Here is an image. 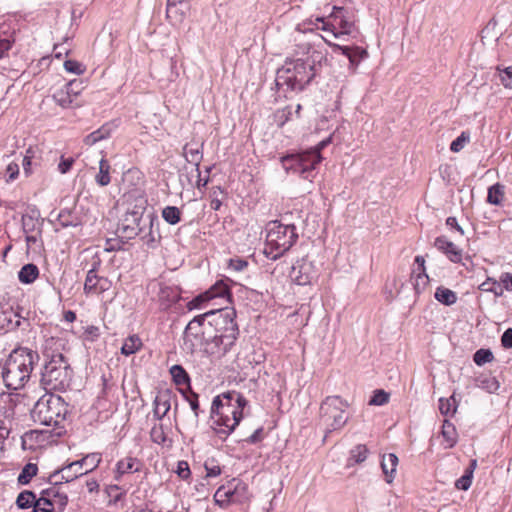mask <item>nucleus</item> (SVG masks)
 Instances as JSON below:
<instances>
[{
    "mask_svg": "<svg viewBox=\"0 0 512 512\" xmlns=\"http://www.w3.org/2000/svg\"><path fill=\"white\" fill-rule=\"evenodd\" d=\"M153 215L147 216L146 228L144 232H142L140 236L141 240L150 248H154L156 246V233L153 231Z\"/></svg>",
    "mask_w": 512,
    "mask_h": 512,
    "instance_id": "31",
    "label": "nucleus"
},
{
    "mask_svg": "<svg viewBox=\"0 0 512 512\" xmlns=\"http://www.w3.org/2000/svg\"><path fill=\"white\" fill-rule=\"evenodd\" d=\"M101 454L91 453L83 457L81 460L74 461L68 465L55 470L49 477V481L55 486L62 483L56 478L61 474V480L65 482L73 481L74 479L87 474L90 471L96 469L101 462Z\"/></svg>",
    "mask_w": 512,
    "mask_h": 512,
    "instance_id": "9",
    "label": "nucleus"
},
{
    "mask_svg": "<svg viewBox=\"0 0 512 512\" xmlns=\"http://www.w3.org/2000/svg\"><path fill=\"white\" fill-rule=\"evenodd\" d=\"M39 359L38 352L28 347L13 349L2 367L5 386L11 390L23 388Z\"/></svg>",
    "mask_w": 512,
    "mask_h": 512,
    "instance_id": "3",
    "label": "nucleus"
},
{
    "mask_svg": "<svg viewBox=\"0 0 512 512\" xmlns=\"http://www.w3.org/2000/svg\"><path fill=\"white\" fill-rule=\"evenodd\" d=\"M141 470V462L134 457H126L119 460L116 464L114 479L120 482L124 475L136 473Z\"/></svg>",
    "mask_w": 512,
    "mask_h": 512,
    "instance_id": "20",
    "label": "nucleus"
},
{
    "mask_svg": "<svg viewBox=\"0 0 512 512\" xmlns=\"http://www.w3.org/2000/svg\"><path fill=\"white\" fill-rule=\"evenodd\" d=\"M172 394L169 390L161 391L154 399L153 414L158 419H163L171 408Z\"/></svg>",
    "mask_w": 512,
    "mask_h": 512,
    "instance_id": "22",
    "label": "nucleus"
},
{
    "mask_svg": "<svg viewBox=\"0 0 512 512\" xmlns=\"http://www.w3.org/2000/svg\"><path fill=\"white\" fill-rule=\"evenodd\" d=\"M331 138L320 141L315 147L297 154L282 157L283 166L287 171L300 175L303 179L311 180L314 170L321 162V151L330 143Z\"/></svg>",
    "mask_w": 512,
    "mask_h": 512,
    "instance_id": "7",
    "label": "nucleus"
},
{
    "mask_svg": "<svg viewBox=\"0 0 512 512\" xmlns=\"http://www.w3.org/2000/svg\"><path fill=\"white\" fill-rule=\"evenodd\" d=\"M67 92H69V94L74 98L76 99L77 96L80 94L81 90H82V82L81 81H78V80H72V81H69L65 87Z\"/></svg>",
    "mask_w": 512,
    "mask_h": 512,
    "instance_id": "58",
    "label": "nucleus"
},
{
    "mask_svg": "<svg viewBox=\"0 0 512 512\" xmlns=\"http://www.w3.org/2000/svg\"><path fill=\"white\" fill-rule=\"evenodd\" d=\"M296 119L294 117L293 109L291 106H286L282 109H278L274 113V122L278 127H283L287 122Z\"/></svg>",
    "mask_w": 512,
    "mask_h": 512,
    "instance_id": "36",
    "label": "nucleus"
},
{
    "mask_svg": "<svg viewBox=\"0 0 512 512\" xmlns=\"http://www.w3.org/2000/svg\"><path fill=\"white\" fill-rule=\"evenodd\" d=\"M142 347V341L138 335H130L127 339H125L122 347L121 353L125 356H130L139 351Z\"/></svg>",
    "mask_w": 512,
    "mask_h": 512,
    "instance_id": "32",
    "label": "nucleus"
},
{
    "mask_svg": "<svg viewBox=\"0 0 512 512\" xmlns=\"http://www.w3.org/2000/svg\"><path fill=\"white\" fill-rule=\"evenodd\" d=\"M434 246L444 253L447 258L454 262L459 263L462 260V250L459 249L453 242L449 241L445 236H439L434 241Z\"/></svg>",
    "mask_w": 512,
    "mask_h": 512,
    "instance_id": "18",
    "label": "nucleus"
},
{
    "mask_svg": "<svg viewBox=\"0 0 512 512\" xmlns=\"http://www.w3.org/2000/svg\"><path fill=\"white\" fill-rule=\"evenodd\" d=\"M323 60L325 56L316 49H309L304 57L286 59L283 66L277 69L276 88L284 93L304 90L318 73Z\"/></svg>",
    "mask_w": 512,
    "mask_h": 512,
    "instance_id": "1",
    "label": "nucleus"
},
{
    "mask_svg": "<svg viewBox=\"0 0 512 512\" xmlns=\"http://www.w3.org/2000/svg\"><path fill=\"white\" fill-rule=\"evenodd\" d=\"M290 277L298 285H307L316 278V270L311 261L302 258L292 266Z\"/></svg>",
    "mask_w": 512,
    "mask_h": 512,
    "instance_id": "15",
    "label": "nucleus"
},
{
    "mask_svg": "<svg viewBox=\"0 0 512 512\" xmlns=\"http://www.w3.org/2000/svg\"><path fill=\"white\" fill-rule=\"evenodd\" d=\"M22 229L25 234L37 232L41 233V226L43 220H40V212L36 208H30L22 215Z\"/></svg>",
    "mask_w": 512,
    "mask_h": 512,
    "instance_id": "19",
    "label": "nucleus"
},
{
    "mask_svg": "<svg viewBox=\"0 0 512 512\" xmlns=\"http://www.w3.org/2000/svg\"><path fill=\"white\" fill-rule=\"evenodd\" d=\"M501 345L505 349L512 348V328H508L501 336Z\"/></svg>",
    "mask_w": 512,
    "mask_h": 512,
    "instance_id": "64",
    "label": "nucleus"
},
{
    "mask_svg": "<svg viewBox=\"0 0 512 512\" xmlns=\"http://www.w3.org/2000/svg\"><path fill=\"white\" fill-rule=\"evenodd\" d=\"M144 208H136L125 213L118 230L127 239H133L141 235L146 228L147 218H143Z\"/></svg>",
    "mask_w": 512,
    "mask_h": 512,
    "instance_id": "12",
    "label": "nucleus"
},
{
    "mask_svg": "<svg viewBox=\"0 0 512 512\" xmlns=\"http://www.w3.org/2000/svg\"><path fill=\"white\" fill-rule=\"evenodd\" d=\"M442 435L446 441L450 443V447H452L456 443V429L454 425L445 420L442 426Z\"/></svg>",
    "mask_w": 512,
    "mask_h": 512,
    "instance_id": "47",
    "label": "nucleus"
},
{
    "mask_svg": "<svg viewBox=\"0 0 512 512\" xmlns=\"http://www.w3.org/2000/svg\"><path fill=\"white\" fill-rule=\"evenodd\" d=\"M35 501L36 495L34 494V492L24 490L18 495L16 504L20 509H27L33 507Z\"/></svg>",
    "mask_w": 512,
    "mask_h": 512,
    "instance_id": "41",
    "label": "nucleus"
},
{
    "mask_svg": "<svg viewBox=\"0 0 512 512\" xmlns=\"http://www.w3.org/2000/svg\"><path fill=\"white\" fill-rule=\"evenodd\" d=\"M435 299L443 305L451 306L457 302V294L446 287L440 286L434 294Z\"/></svg>",
    "mask_w": 512,
    "mask_h": 512,
    "instance_id": "30",
    "label": "nucleus"
},
{
    "mask_svg": "<svg viewBox=\"0 0 512 512\" xmlns=\"http://www.w3.org/2000/svg\"><path fill=\"white\" fill-rule=\"evenodd\" d=\"M247 400L237 392H227L216 396L211 405V427L220 438L230 435L243 417Z\"/></svg>",
    "mask_w": 512,
    "mask_h": 512,
    "instance_id": "2",
    "label": "nucleus"
},
{
    "mask_svg": "<svg viewBox=\"0 0 512 512\" xmlns=\"http://www.w3.org/2000/svg\"><path fill=\"white\" fill-rule=\"evenodd\" d=\"M477 387L489 392L494 393L499 389V382L491 375H480L476 379Z\"/></svg>",
    "mask_w": 512,
    "mask_h": 512,
    "instance_id": "34",
    "label": "nucleus"
},
{
    "mask_svg": "<svg viewBox=\"0 0 512 512\" xmlns=\"http://www.w3.org/2000/svg\"><path fill=\"white\" fill-rule=\"evenodd\" d=\"M398 464V457L394 453L384 455L381 461V468L387 483H391Z\"/></svg>",
    "mask_w": 512,
    "mask_h": 512,
    "instance_id": "25",
    "label": "nucleus"
},
{
    "mask_svg": "<svg viewBox=\"0 0 512 512\" xmlns=\"http://www.w3.org/2000/svg\"><path fill=\"white\" fill-rule=\"evenodd\" d=\"M57 222L62 228L70 227V226H77L78 218L73 215L72 211L69 209H63L59 212L57 217Z\"/></svg>",
    "mask_w": 512,
    "mask_h": 512,
    "instance_id": "38",
    "label": "nucleus"
},
{
    "mask_svg": "<svg viewBox=\"0 0 512 512\" xmlns=\"http://www.w3.org/2000/svg\"><path fill=\"white\" fill-rule=\"evenodd\" d=\"M349 407V402L341 396H327L320 405V416L327 418L331 422L327 425L325 438L329 433L341 430L348 422V416H345V408Z\"/></svg>",
    "mask_w": 512,
    "mask_h": 512,
    "instance_id": "8",
    "label": "nucleus"
},
{
    "mask_svg": "<svg viewBox=\"0 0 512 512\" xmlns=\"http://www.w3.org/2000/svg\"><path fill=\"white\" fill-rule=\"evenodd\" d=\"M33 512H53V501L46 497L36 499L33 504Z\"/></svg>",
    "mask_w": 512,
    "mask_h": 512,
    "instance_id": "48",
    "label": "nucleus"
},
{
    "mask_svg": "<svg viewBox=\"0 0 512 512\" xmlns=\"http://www.w3.org/2000/svg\"><path fill=\"white\" fill-rule=\"evenodd\" d=\"M204 468L206 470V477H216L221 474V467L219 465L213 464V461H206Z\"/></svg>",
    "mask_w": 512,
    "mask_h": 512,
    "instance_id": "63",
    "label": "nucleus"
},
{
    "mask_svg": "<svg viewBox=\"0 0 512 512\" xmlns=\"http://www.w3.org/2000/svg\"><path fill=\"white\" fill-rule=\"evenodd\" d=\"M181 210L176 206H166L162 210V218L170 225H176L181 221Z\"/></svg>",
    "mask_w": 512,
    "mask_h": 512,
    "instance_id": "35",
    "label": "nucleus"
},
{
    "mask_svg": "<svg viewBox=\"0 0 512 512\" xmlns=\"http://www.w3.org/2000/svg\"><path fill=\"white\" fill-rule=\"evenodd\" d=\"M67 413V404L60 396L45 394L35 403L31 417L36 423L62 429Z\"/></svg>",
    "mask_w": 512,
    "mask_h": 512,
    "instance_id": "5",
    "label": "nucleus"
},
{
    "mask_svg": "<svg viewBox=\"0 0 512 512\" xmlns=\"http://www.w3.org/2000/svg\"><path fill=\"white\" fill-rule=\"evenodd\" d=\"M472 479L473 476L471 475V472L465 471L463 476L456 480L455 487L459 490L466 491L470 488L472 484Z\"/></svg>",
    "mask_w": 512,
    "mask_h": 512,
    "instance_id": "55",
    "label": "nucleus"
},
{
    "mask_svg": "<svg viewBox=\"0 0 512 512\" xmlns=\"http://www.w3.org/2000/svg\"><path fill=\"white\" fill-rule=\"evenodd\" d=\"M113 129V123H105L99 129L88 134L83 141L86 145L92 146L101 140L109 138Z\"/></svg>",
    "mask_w": 512,
    "mask_h": 512,
    "instance_id": "24",
    "label": "nucleus"
},
{
    "mask_svg": "<svg viewBox=\"0 0 512 512\" xmlns=\"http://www.w3.org/2000/svg\"><path fill=\"white\" fill-rule=\"evenodd\" d=\"M389 393L382 389L375 390L373 396L369 400V405L381 406L389 401Z\"/></svg>",
    "mask_w": 512,
    "mask_h": 512,
    "instance_id": "51",
    "label": "nucleus"
},
{
    "mask_svg": "<svg viewBox=\"0 0 512 512\" xmlns=\"http://www.w3.org/2000/svg\"><path fill=\"white\" fill-rule=\"evenodd\" d=\"M110 171L111 165L109 161L105 157H102L99 161V171L95 175L96 184L101 187L109 185L111 183Z\"/></svg>",
    "mask_w": 512,
    "mask_h": 512,
    "instance_id": "28",
    "label": "nucleus"
},
{
    "mask_svg": "<svg viewBox=\"0 0 512 512\" xmlns=\"http://www.w3.org/2000/svg\"><path fill=\"white\" fill-rule=\"evenodd\" d=\"M335 47L349 59L351 65H353V66L358 65L360 60L367 57L366 50H364L360 47H350V46H340V45H336Z\"/></svg>",
    "mask_w": 512,
    "mask_h": 512,
    "instance_id": "27",
    "label": "nucleus"
},
{
    "mask_svg": "<svg viewBox=\"0 0 512 512\" xmlns=\"http://www.w3.org/2000/svg\"><path fill=\"white\" fill-rule=\"evenodd\" d=\"M235 336H211L203 342L204 350L210 356L221 358L225 356L235 345Z\"/></svg>",
    "mask_w": 512,
    "mask_h": 512,
    "instance_id": "14",
    "label": "nucleus"
},
{
    "mask_svg": "<svg viewBox=\"0 0 512 512\" xmlns=\"http://www.w3.org/2000/svg\"><path fill=\"white\" fill-rule=\"evenodd\" d=\"M504 195V185L496 183L488 189L487 202L492 205H500L504 199Z\"/></svg>",
    "mask_w": 512,
    "mask_h": 512,
    "instance_id": "33",
    "label": "nucleus"
},
{
    "mask_svg": "<svg viewBox=\"0 0 512 512\" xmlns=\"http://www.w3.org/2000/svg\"><path fill=\"white\" fill-rule=\"evenodd\" d=\"M183 171H185V174H181L180 175V181H181V184L183 187L185 186H189V187H193L195 186V181H196V177H195V172H191V167H188V166H184L183 167Z\"/></svg>",
    "mask_w": 512,
    "mask_h": 512,
    "instance_id": "54",
    "label": "nucleus"
},
{
    "mask_svg": "<svg viewBox=\"0 0 512 512\" xmlns=\"http://www.w3.org/2000/svg\"><path fill=\"white\" fill-rule=\"evenodd\" d=\"M39 275V269L35 264L29 263L24 265L19 273L18 278L21 283L30 284L33 283Z\"/></svg>",
    "mask_w": 512,
    "mask_h": 512,
    "instance_id": "29",
    "label": "nucleus"
},
{
    "mask_svg": "<svg viewBox=\"0 0 512 512\" xmlns=\"http://www.w3.org/2000/svg\"><path fill=\"white\" fill-rule=\"evenodd\" d=\"M53 507L57 505L60 512H62L68 503V497L65 493L56 492V494H53Z\"/></svg>",
    "mask_w": 512,
    "mask_h": 512,
    "instance_id": "59",
    "label": "nucleus"
},
{
    "mask_svg": "<svg viewBox=\"0 0 512 512\" xmlns=\"http://www.w3.org/2000/svg\"><path fill=\"white\" fill-rule=\"evenodd\" d=\"M208 326L211 328L222 329L228 327V324L235 322L236 312L232 308H222L208 311Z\"/></svg>",
    "mask_w": 512,
    "mask_h": 512,
    "instance_id": "17",
    "label": "nucleus"
},
{
    "mask_svg": "<svg viewBox=\"0 0 512 512\" xmlns=\"http://www.w3.org/2000/svg\"><path fill=\"white\" fill-rule=\"evenodd\" d=\"M209 314L208 312L195 316L186 326L184 330V346L187 350L193 352L195 344L190 340V337L199 339L202 343L210 335V327L208 326Z\"/></svg>",
    "mask_w": 512,
    "mask_h": 512,
    "instance_id": "11",
    "label": "nucleus"
},
{
    "mask_svg": "<svg viewBox=\"0 0 512 512\" xmlns=\"http://www.w3.org/2000/svg\"><path fill=\"white\" fill-rule=\"evenodd\" d=\"M189 9V3H185L184 6L179 4L178 6L166 8V17L173 25L181 24L185 20Z\"/></svg>",
    "mask_w": 512,
    "mask_h": 512,
    "instance_id": "26",
    "label": "nucleus"
},
{
    "mask_svg": "<svg viewBox=\"0 0 512 512\" xmlns=\"http://www.w3.org/2000/svg\"><path fill=\"white\" fill-rule=\"evenodd\" d=\"M429 282V277L426 272H417L416 280L414 283L415 290L419 292L421 289H424Z\"/></svg>",
    "mask_w": 512,
    "mask_h": 512,
    "instance_id": "60",
    "label": "nucleus"
},
{
    "mask_svg": "<svg viewBox=\"0 0 512 512\" xmlns=\"http://www.w3.org/2000/svg\"><path fill=\"white\" fill-rule=\"evenodd\" d=\"M494 359L493 353L489 349L481 348L477 350L473 355V360L478 366H482L486 363L491 362Z\"/></svg>",
    "mask_w": 512,
    "mask_h": 512,
    "instance_id": "46",
    "label": "nucleus"
},
{
    "mask_svg": "<svg viewBox=\"0 0 512 512\" xmlns=\"http://www.w3.org/2000/svg\"><path fill=\"white\" fill-rule=\"evenodd\" d=\"M176 473L181 479L187 480L191 475L189 464L186 461H179L177 464Z\"/></svg>",
    "mask_w": 512,
    "mask_h": 512,
    "instance_id": "61",
    "label": "nucleus"
},
{
    "mask_svg": "<svg viewBox=\"0 0 512 512\" xmlns=\"http://www.w3.org/2000/svg\"><path fill=\"white\" fill-rule=\"evenodd\" d=\"M22 317L17 311L12 308L0 311V331L10 332L15 331L21 324Z\"/></svg>",
    "mask_w": 512,
    "mask_h": 512,
    "instance_id": "21",
    "label": "nucleus"
},
{
    "mask_svg": "<svg viewBox=\"0 0 512 512\" xmlns=\"http://www.w3.org/2000/svg\"><path fill=\"white\" fill-rule=\"evenodd\" d=\"M38 467L34 463H27L18 476V483L21 485L28 484L31 479L37 474Z\"/></svg>",
    "mask_w": 512,
    "mask_h": 512,
    "instance_id": "39",
    "label": "nucleus"
},
{
    "mask_svg": "<svg viewBox=\"0 0 512 512\" xmlns=\"http://www.w3.org/2000/svg\"><path fill=\"white\" fill-rule=\"evenodd\" d=\"M100 265V259H95L91 268L87 272L83 288L86 295L101 294L108 291L112 287V282L107 277L100 276L98 274V268Z\"/></svg>",
    "mask_w": 512,
    "mask_h": 512,
    "instance_id": "13",
    "label": "nucleus"
},
{
    "mask_svg": "<svg viewBox=\"0 0 512 512\" xmlns=\"http://www.w3.org/2000/svg\"><path fill=\"white\" fill-rule=\"evenodd\" d=\"M456 400L454 396L450 398H440L439 399V410L442 415H453L456 412Z\"/></svg>",
    "mask_w": 512,
    "mask_h": 512,
    "instance_id": "44",
    "label": "nucleus"
},
{
    "mask_svg": "<svg viewBox=\"0 0 512 512\" xmlns=\"http://www.w3.org/2000/svg\"><path fill=\"white\" fill-rule=\"evenodd\" d=\"M231 482L233 486V491L235 492L237 503H242L245 499H247V485L242 481L236 479H233Z\"/></svg>",
    "mask_w": 512,
    "mask_h": 512,
    "instance_id": "45",
    "label": "nucleus"
},
{
    "mask_svg": "<svg viewBox=\"0 0 512 512\" xmlns=\"http://www.w3.org/2000/svg\"><path fill=\"white\" fill-rule=\"evenodd\" d=\"M214 501L221 508H226L230 504L227 498L226 490L224 489V485L220 486L215 492Z\"/></svg>",
    "mask_w": 512,
    "mask_h": 512,
    "instance_id": "56",
    "label": "nucleus"
},
{
    "mask_svg": "<svg viewBox=\"0 0 512 512\" xmlns=\"http://www.w3.org/2000/svg\"><path fill=\"white\" fill-rule=\"evenodd\" d=\"M182 394L186 401L189 403L193 413L196 422H198L199 414H200V407H199V401H198V394L193 392L191 388L189 387V392L182 391Z\"/></svg>",
    "mask_w": 512,
    "mask_h": 512,
    "instance_id": "43",
    "label": "nucleus"
},
{
    "mask_svg": "<svg viewBox=\"0 0 512 512\" xmlns=\"http://www.w3.org/2000/svg\"><path fill=\"white\" fill-rule=\"evenodd\" d=\"M151 440L154 443L165 445L167 436L162 424L154 425L150 431Z\"/></svg>",
    "mask_w": 512,
    "mask_h": 512,
    "instance_id": "49",
    "label": "nucleus"
},
{
    "mask_svg": "<svg viewBox=\"0 0 512 512\" xmlns=\"http://www.w3.org/2000/svg\"><path fill=\"white\" fill-rule=\"evenodd\" d=\"M500 281H496L493 278H487L480 286L479 289L485 292H491L496 297H501L503 295V288L500 286Z\"/></svg>",
    "mask_w": 512,
    "mask_h": 512,
    "instance_id": "42",
    "label": "nucleus"
},
{
    "mask_svg": "<svg viewBox=\"0 0 512 512\" xmlns=\"http://www.w3.org/2000/svg\"><path fill=\"white\" fill-rule=\"evenodd\" d=\"M183 156L191 168H199L203 159V143H187L183 147Z\"/></svg>",
    "mask_w": 512,
    "mask_h": 512,
    "instance_id": "23",
    "label": "nucleus"
},
{
    "mask_svg": "<svg viewBox=\"0 0 512 512\" xmlns=\"http://www.w3.org/2000/svg\"><path fill=\"white\" fill-rule=\"evenodd\" d=\"M316 21L322 23L321 30L331 33L334 38L349 35L354 31V23L348 17V11L343 7L333 6L327 19L317 17Z\"/></svg>",
    "mask_w": 512,
    "mask_h": 512,
    "instance_id": "10",
    "label": "nucleus"
},
{
    "mask_svg": "<svg viewBox=\"0 0 512 512\" xmlns=\"http://www.w3.org/2000/svg\"><path fill=\"white\" fill-rule=\"evenodd\" d=\"M74 158L72 157H69V158H65L64 156H61L60 158V162L58 164V170L61 174H66L67 172H69V170L71 169L73 163H74Z\"/></svg>",
    "mask_w": 512,
    "mask_h": 512,
    "instance_id": "62",
    "label": "nucleus"
},
{
    "mask_svg": "<svg viewBox=\"0 0 512 512\" xmlns=\"http://www.w3.org/2000/svg\"><path fill=\"white\" fill-rule=\"evenodd\" d=\"M170 373L172 375L173 381L177 385H189L190 384V377L181 365H173L170 368Z\"/></svg>",
    "mask_w": 512,
    "mask_h": 512,
    "instance_id": "37",
    "label": "nucleus"
},
{
    "mask_svg": "<svg viewBox=\"0 0 512 512\" xmlns=\"http://www.w3.org/2000/svg\"><path fill=\"white\" fill-rule=\"evenodd\" d=\"M470 141V134L469 132L463 131L455 140L452 141L450 145V150L452 152H459L461 151L464 146Z\"/></svg>",
    "mask_w": 512,
    "mask_h": 512,
    "instance_id": "50",
    "label": "nucleus"
},
{
    "mask_svg": "<svg viewBox=\"0 0 512 512\" xmlns=\"http://www.w3.org/2000/svg\"><path fill=\"white\" fill-rule=\"evenodd\" d=\"M73 370L62 353H53L41 372V385L46 391H65L71 383Z\"/></svg>",
    "mask_w": 512,
    "mask_h": 512,
    "instance_id": "6",
    "label": "nucleus"
},
{
    "mask_svg": "<svg viewBox=\"0 0 512 512\" xmlns=\"http://www.w3.org/2000/svg\"><path fill=\"white\" fill-rule=\"evenodd\" d=\"M230 297L229 287L223 281L216 282L206 292L196 296L192 301L188 303L189 310L199 308L202 303L207 302L214 298H226Z\"/></svg>",
    "mask_w": 512,
    "mask_h": 512,
    "instance_id": "16",
    "label": "nucleus"
},
{
    "mask_svg": "<svg viewBox=\"0 0 512 512\" xmlns=\"http://www.w3.org/2000/svg\"><path fill=\"white\" fill-rule=\"evenodd\" d=\"M64 68L67 72L74 73L77 75H80L85 71L83 65L75 60H66L64 62Z\"/></svg>",
    "mask_w": 512,
    "mask_h": 512,
    "instance_id": "57",
    "label": "nucleus"
},
{
    "mask_svg": "<svg viewBox=\"0 0 512 512\" xmlns=\"http://www.w3.org/2000/svg\"><path fill=\"white\" fill-rule=\"evenodd\" d=\"M215 336H235L237 339L239 336V328L236 322L228 324V327L215 330Z\"/></svg>",
    "mask_w": 512,
    "mask_h": 512,
    "instance_id": "53",
    "label": "nucleus"
},
{
    "mask_svg": "<svg viewBox=\"0 0 512 512\" xmlns=\"http://www.w3.org/2000/svg\"><path fill=\"white\" fill-rule=\"evenodd\" d=\"M53 99L55 102L61 106L62 108L72 107L74 104V98L66 91L65 88H62L54 93Z\"/></svg>",
    "mask_w": 512,
    "mask_h": 512,
    "instance_id": "40",
    "label": "nucleus"
},
{
    "mask_svg": "<svg viewBox=\"0 0 512 512\" xmlns=\"http://www.w3.org/2000/svg\"><path fill=\"white\" fill-rule=\"evenodd\" d=\"M266 232V244L263 252L273 261L288 252L298 239L296 227L293 224L271 221L266 226Z\"/></svg>",
    "mask_w": 512,
    "mask_h": 512,
    "instance_id": "4",
    "label": "nucleus"
},
{
    "mask_svg": "<svg viewBox=\"0 0 512 512\" xmlns=\"http://www.w3.org/2000/svg\"><path fill=\"white\" fill-rule=\"evenodd\" d=\"M367 454L368 449L363 444L355 446L350 452L351 458L354 459L356 463H362L363 461H365L367 458Z\"/></svg>",
    "mask_w": 512,
    "mask_h": 512,
    "instance_id": "52",
    "label": "nucleus"
}]
</instances>
